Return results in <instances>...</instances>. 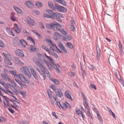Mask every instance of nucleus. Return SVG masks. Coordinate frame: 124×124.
Instances as JSON below:
<instances>
[{"label": "nucleus", "mask_w": 124, "mask_h": 124, "mask_svg": "<svg viewBox=\"0 0 124 124\" xmlns=\"http://www.w3.org/2000/svg\"><path fill=\"white\" fill-rule=\"evenodd\" d=\"M34 13H35L36 15H38L39 14H40V13L38 11L35 10L34 11Z\"/></svg>", "instance_id": "nucleus-59"}, {"label": "nucleus", "mask_w": 124, "mask_h": 124, "mask_svg": "<svg viewBox=\"0 0 124 124\" xmlns=\"http://www.w3.org/2000/svg\"><path fill=\"white\" fill-rule=\"evenodd\" d=\"M76 113L78 114H79L81 113V112H82L79 109H77L76 110Z\"/></svg>", "instance_id": "nucleus-51"}, {"label": "nucleus", "mask_w": 124, "mask_h": 124, "mask_svg": "<svg viewBox=\"0 0 124 124\" xmlns=\"http://www.w3.org/2000/svg\"><path fill=\"white\" fill-rule=\"evenodd\" d=\"M14 100H9V101L12 102L15 105L16 107L19 108V107L16 104L14 103Z\"/></svg>", "instance_id": "nucleus-57"}, {"label": "nucleus", "mask_w": 124, "mask_h": 124, "mask_svg": "<svg viewBox=\"0 0 124 124\" xmlns=\"http://www.w3.org/2000/svg\"><path fill=\"white\" fill-rule=\"evenodd\" d=\"M2 54L6 59V60H8L11 57L10 55L7 53L3 52L2 53Z\"/></svg>", "instance_id": "nucleus-17"}, {"label": "nucleus", "mask_w": 124, "mask_h": 124, "mask_svg": "<svg viewBox=\"0 0 124 124\" xmlns=\"http://www.w3.org/2000/svg\"><path fill=\"white\" fill-rule=\"evenodd\" d=\"M90 86L92 88L94 89L95 90L96 89V87L94 84L91 83L90 84Z\"/></svg>", "instance_id": "nucleus-46"}, {"label": "nucleus", "mask_w": 124, "mask_h": 124, "mask_svg": "<svg viewBox=\"0 0 124 124\" xmlns=\"http://www.w3.org/2000/svg\"><path fill=\"white\" fill-rule=\"evenodd\" d=\"M67 40L70 41L71 40L72 37V36L70 35H68L66 36Z\"/></svg>", "instance_id": "nucleus-36"}, {"label": "nucleus", "mask_w": 124, "mask_h": 124, "mask_svg": "<svg viewBox=\"0 0 124 124\" xmlns=\"http://www.w3.org/2000/svg\"><path fill=\"white\" fill-rule=\"evenodd\" d=\"M52 55L56 59H57L58 58V56L57 54L55 52H52Z\"/></svg>", "instance_id": "nucleus-28"}, {"label": "nucleus", "mask_w": 124, "mask_h": 124, "mask_svg": "<svg viewBox=\"0 0 124 124\" xmlns=\"http://www.w3.org/2000/svg\"><path fill=\"white\" fill-rule=\"evenodd\" d=\"M36 6L38 7H41L42 6V4L41 3L39 2H37L35 3Z\"/></svg>", "instance_id": "nucleus-26"}, {"label": "nucleus", "mask_w": 124, "mask_h": 124, "mask_svg": "<svg viewBox=\"0 0 124 124\" xmlns=\"http://www.w3.org/2000/svg\"><path fill=\"white\" fill-rule=\"evenodd\" d=\"M16 78L17 79H19L22 83H25L26 84L27 83H30V80L25 77L24 75L22 74L17 75H16Z\"/></svg>", "instance_id": "nucleus-2"}, {"label": "nucleus", "mask_w": 124, "mask_h": 124, "mask_svg": "<svg viewBox=\"0 0 124 124\" xmlns=\"http://www.w3.org/2000/svg\"><path fill=\"white\" fill-rule=\"evenodd\" d=\"M15 80L19 85L21 86V87L20 88L21 89H22L23 88V85L25 86H27V85H26V83H22L20 81H19L18 79H15Z\"/></svg>", "instance_id": "nucleus-12"}, {"label": "nucleus", "mask_w": 124, "mask_h": 124, "mask_svg": "<svg viewBox=\"0 0 124 124\" xmlns=\"http://www.w3.org/2000/svg\"><path fill=\"white\" fill-rule=\"evenodd\" d=\"M55 93L56 96L58 97L61 98L63 96V93L60 89H57L56 91H55Z\"/></svg>", "instance_id": "nucleus-7"}, {"label": "nucleus", "mask_w": 124, "mask_h": 124, "mask_svg": "<svg viewBox=\"0 0 124 124\" xmlns=\"http://www.w3.org/2000/svg\"><path fill=\"white\" fill-rule=\"evenodd\" d=\"M10 18L11 20L13 21H15L16 20L14 18L13 15H12L11 16H10Z\"/></svg>", "instance_id": "nucleus-55"}, {"label": "nucleus", "mask_w": 124, "mask_h": 124, "mask_svg": "<svg viewBox=\"0 0 124 124\" xmlns=\"http://www.w3.org/2000/svg\"><path fill=\"white\" fill-rule=\"evenodd\" d=\"M57 3H55L54 5L53 3L50 1L48 2V5L50 9L54 11H55L56 5H57Z\"/></svg>", "instance_id": "nucleus-5"}, {"label": "nucleus", "mask_w": 124, "mask_h": 124, "mask_svg": "<svg viewBox=\"0 0 124 124\" xmlns=\"http://www.w3.org/2000/svg\"><path fill=\"white\" fill-rule=\"evenodd\" d=\"M0 46L2 47H4L5 45L3 42L0 40Z\"/></svg>", "instance_id": "nucleus-43"}, {"label": "nucleus", "mask_w": 124, "mask_h": 124, "mask_svg": "<svg viewBox=\"0 0 124 124\" xmlns=\"http://www.w3.org/2000/svg\"><path fill=\"white\" fill-rule=\"evenodd\" d=\"M51 88L55 91L58 89L57 88L56 86L54 85H52L51 86Z\"/></svg>", "instance_id": "nucleus-39"}, {"label": "nucleus", "mask_w": 124, "mask_h": 124, "mask_svg": "<svg viewBox=\"0 0 124 124\" xmlns=\"http://www.w3.org/2000/svg\"><path fill=\"white\" fill-rule=\"evenodd\" d=\"M58 31H59L61 33L64 35H66L67 34V32L65 31L63 28L60 29Z\"/></svg>", "instance_id": "nucleus-24"}, {"label": "nucleus", "mask_w": 124, "mask_h": 124, "mask_svg": "<svg viewBox=\"0 0 124 124\" xmlns=\"http://www.w3.org/2000/svg\"><path fill=\"white\" fill-rule=\"evenodd\" d=\"M30 47V48L31 50L32 51H34L36 48L35 47V46H34L31 45Z\"/></svg>", "instance_id": "nucleus-41"}, {"label": "nucleus", "mask_w": 124, "mask_h": 124, "mask_svg": "<svg viewBox=\"0 0 124 124\" xmlns=\"http://www.w3.org/2000/svg\"><path fill=\"white\" fill-rule=\"evenodd\" d=\"M7 62V64L10 65H11L12 64V63L10 61L9 59L8 60H6Z\"/></svg>", "instance_id": "nucleus-60"}, {"label": "nucleus", "mask_w": 124, "mask_h": 124, "mask_svg": "<svg viewBox=\"0 0 124 124\" xmlns=\"http://www.w3.org/2000/svg\"><path fill=\"white\" fill-rule=\"evenodd\" d=\"M54 68L56 70L58 71H60V70L59 69L60 67L59 65L57 66L56 65H55L54 66Z\"/></svg>", "instance_id": "nucleus-34"}, {"label": "nucleus", "mask_w": 124, "mask_h": 124, "mask_svg": "<svg viewBox=\"0 0 124 124\" xmlns=\"http://www.w3.org/2000/svg\"><path fill=\"white\" fill-rule=\"evenodd\" d=\"M35 63L40 68V69H43L44 71H46V68L43 66L42 64L39 61L36 62Z\"/></svg>", "instance_id": "nucleus-10"}, {"label": "nucleus", "mask_w": 124, "mask_h": 124, "mask_svg": "<svg viewBox=\"0 0 124 124\" xmlns=\"http://www.w3.org/2000/svg\"><path fill=\"white\" fill-rule=\"evenodd\" d=\"M30 70L34 78L36 80H38L39 79L38 75L37 74L36 72L32 68Z\"/></svg>", "instance_id": "nucleus-9"}, {"label": "nucleus", "mask_w": 124, "mask_h": 124, "mask_svg": "<svg viewBox=\"0 0 124 124\" xmlns=\"http://www.w3.org/2000/svg\"><path fill=\"white\" fill-rule=\"evenodd\" d=\"M13 8L15 10V11L17 12H18L19 13H20L19 12V11H21V10L19 8H18L17 7H16V6H14Z\"/></svg>", "instance_id": "nucleus-27"}, {"label": "nucleus", "mask_w": 124, "mask_h": 124, "mask_svg": "<svg viewBox=\"0 0 124 124\" xmlns=\"http://www.w3.org/2000/svg\"><path fill=\"white\" fill-rule=\"evenodd\" d=\"M47 92L49 98H51L52 94L53 93L50 90H47Z\"/></svg>", "instance_id": "nucleus-25"}, {"label": "nucleus", "mask_w": 124, "mask_h": 124, "mask_svg": "<svg viewBox=\"0 0 124 124\" xmlns=\"http://www.w3.org/2000/svg\"><path fill=\"white\" fill-rule=\"evenodd\" d=\"M26 21L31 26H33L35 24L34 21L31 19L29 17H27Z\"/></svg>", "instance_id": "nucleus-6"}, {"label": "nucleus", "mask_w": 124, "mask_h": 124, "mask_svg": "<svg viewBox=\"0 0 124 124\" xmlns=\"http://www.w3.org/2000/svg\"><path fill=\"white\" fill-rule=\"evenodd\" d=\"M27 39H29L31 40V42H32L33 43L34 45L35 44V42L33 40V38L31 37H29L27 38Z\"/></svg>", "instance_id": "nucleus-42"}, {"label": "nucleus", "mask_w": 124, "mask_h": 124, "mask_svg": "<svg viewBox=\"0 0 124 124\" xmlns=\"http://www.w3.org/2000/svg\"><path fill=\"white\" fill-rule=\"evenodd\" d=\"M51 80L56 85L59 84L60 83V82L57 79H54L53 78H51Z\"/></svg>", "instance_id": "nucleus-22"}, {"label": "nucleus", "mask_w": 124, "mask_h": 124, "mask_svg": "<svg viewBox=\"0 0 124 124\" xmlns=\"http://www.w3.org/2000/svg\"><path fill=\"white\" fill-rule=\"evenodd\" d=\"M20 42L22 46L25 47L27 44V43L26 41L23 39H21L20 41Z\"/></svg>", "instance_id": "nucleus-21"}, {"label": "nucleus", "mask_w": 124, "mask_h": 124, "mask_svg": "<svg viewBox=\"0 0 124 124\" xmlns=\"http://www.w3.org/2000/svg\"><path fill=\"white\" fill-rule=\"evenodd\" d=\"M71 25H75V21L74 19H72L71 20Z\"/></svg>", "instance_id": "nucleus-52"}, {"label": "nucleus", "mask_w": 124, "mask_h": 124, "mask_svg": "<svg viewBox=\"0 0 124 124\" xmlns=\"http://www.w3.org/2000/svg\"><path fill=\"white\" fill-rule=\"evenodd\" d=\"M58 46L59 47H60L61 49H62L63 48H64V47L63 45L61 43Z\"/></svg>", "instance_id": "nucleus-54"}, {"label": "nucleus", "mask_w": 124, "mask_h": 124, "mask_svg": "<svg viewBox=\"0 0 124 124\" xmlns=\"http://www.w3.org/2000/svg\"><path fill=\"white\" fill-rule=\"evenodd\" d=\"M42 48L43 49H45L46 51L48 52L49 53V49L47 48L46 46H45L44 45H43L42 47Z\"/></svg>", "instance_id": "nucleus-37"}, {"label": "nucleus", "mask_w": 124, "mask_h": 124, "mask_svg": "<svg viewBox=\"0 0 124 124\" xmlns=\"http://www.w3.org/2000/svg\"><path fill=\"white\" fill-rule=\"evenodd\" d=\"M100 52H99L98 50H97V53L96 56V60L97 61H98L99 59V58L100 56Z\"/></svg>", "instance_id": "nucleus-29"}, {"label": "nucleus", "mask_w": 124, "mask_h": 124, "mask_svg": "<svg viewBox=\"0 0 124 124\" xmlns=\"http://www.w3.org/2000/svg\"><path fill=\"white\" fill-rule=\"evenodd\" d=\"M57 10L60 12L65 13L67 12V9L66 8L60 5L57 3V5H56L55 10Z\"/></svg>", "instance_id": "nucleus-4"}, {"label": "nucleus", "mask_w": 124, "mask_h": 124, "mask_svg": "<svg viewBox=\"0 0 124 124\" xmlns=\"http://www.w3.org/2000/svg\"><path fill=\"white\" fill-rule=\"evenodd\" d=\"M9 111L12 114H13L15 112V111L13 110L11 108L9 107L8 108Z\"/></svg>", "instance_id": "nucleus-38"}, {"label": "nucleus", "mask_w": 124, "mask_h": 124, "mask_svg": "<svg viewBox=\"0 0 124 124\" xmlns=\"http://www.w3.org/2000/svg\"><path fill=\"white\" fill-rule=\"evenodd\" d=\"M25 4L26 6L29 8H31L34 6L33 3L30 1H27L26 2Z\"/></svg>", "instance_id": "nucleus-16"}, {"label": "nucleus", "mask_w": 124, "mask_h": 124, "mask_svg": "<svg viewBox=\"0 0 124 124\" xmlns=\"http://www.w3.org/2000/svg\"><path fill=\"white\" fill-rule=\"evenodd\" d=\"M36 69L38 72L40 73V75L43 77L44 78V80H45L46 77V75L43 70V69H41V70H40L38 68H37Z\"/></svg>", "instance_id": "nucleus-11"}, {"label": "nucleus", "mask_w": 124, "mask_h": 124, "mask_svg": "<svg viewBox=\"0 0 124 124\" xmlns=\"http://www.w3.org/2000/svg\"><path fill=\"white\" fill-rule=\"evenodd\" d=\"M62 2L61 3V4L62 5H63L64 6H66L67 4L66 2L64 0H62Z\"/></svg>", "instance_id": "nucleus-53"}, {"label": "nucleus", "mask_w": 124, "mask_h": 124, "mask_svg": "<svg viewBox=\"0 0 124 124\" xmlns=\"http://www.w3.org/2000/svg\"><path fill=\"white\" fill-rule=\"evenodd\" d=\"M14 61L16 63L20 65H22L24 64V63L22 62L18 57H15L14 58Z\"/></svg>", "instance_id": "nucleus-14"}, {"label": "nucleus", "mask_w": 124, "mask_h": 124, "mask_svg": "<svg viewBox=\"0 0 124 124\" xmlns=\"http://www.w3.org/2000/svg\"><path fill=\"white\" fill-rule=\"evenodd\" d=\"M46 11L49 15L44 13L43 15V17L52 19H57L59 21H62V20L60 19L61 17H62V15L61 14L54 12L52 10L48 9L46 10Z\"/></svg>", "instance_id": "nucleus-1"}, {"label": "nucleus", "mask_w": 124, "mask_h": 124, "mask_svg": "<svg viewBox=\"0 0 124 124\" xmlns=\"http://www.w3.org/2000/svg\"><path fill=\"white\" fill-rule=\"evenodd\" d=\"M81 115L83 119V120H84V119L85 118V116L82 113V112H81V113L80 114Z\"/></svg>", "instance_id": "nucleus-58"}, {"label": "nucleus", "mask_w": 124, "mask_h": 124, "mask_svg": "<svg viewBox=\"0 0 124 124\" xmlns=\"http://www.w3.org/2000/svg\"><path fill=\"white\" fill-rule=\"evenodd\" d=\"M22 124H29L28 122L27 121H23Z\"/></svg>", "instance_id": "nucleus-64"}, {"label": "nucleus", "mask_w": 124, "mask_h": 124, "mask_svg": "<svg viewBox=\"0 0 124 124\" xmlns=\"http://www.w3.org/2000/svg\"><path fill=\"white\" fill-rule=\"evenodd\" d=\"M20 69L21 71L22 72L24 73L29 78H30L31 74L27 67L23 66Z\"/></svg>", "instance_id": "nucleus-3"}, {"label": "nucleus", "mask_w": 124, "mask_h": 124, "mask_svg": "<svg viewBox=\"0 0 124 124\" xmlns=\"http://www.w3.org/2000/svg\"><path fill=\"white\" fill-rule=\"evenodd\" d=\"M54 35L55 36L57 37L58 38L60 37L61 36H62V35H61L59 33L56 32H55L54 33Z\"/></svg>", "instance_id": "nucleus-35"}, {"label": "nucleus", "mask_w": 124, "mask_h": 124, "mask_svg": "<svg viewBox=\"0 0 124 124\" xmlns=\"http://www.w3.org/2000/svg\"><path fill=\"white\" fill-rule=\"evenodd\" d=\"M119 46L120 50H122V46L120 42H119Z\"/></svg>", "instance_id": "nucleus-61"}, {"label": "nucleus", "mask_w": 124, "mask_h": 124, "mask_svg": "<svg viewBox=\"0 0 124 124\" xmlns=\"http://www.w3.org/2000/svg\"><path fill=\"white\" fill-rule=\"evenodd\" d=\"M16 31L17 33H19L20 32L21 30L20 29L18 26L17 27V28L16 30Z\"/></svg>", "instance_id": "nucleus-50"}, {"label": "nucleus", "mask_w": 124, "mask_h": 124, "mask_svg": "<svg viewBox=\"0 0 124 124\" xmlns=\"http://www.w3.org/2000/svg\"><path fill=\"white\" fill-rule=\"evenodd\" d=\"M89 68L90 70H93L95 68V67L93 65H90V66H89Z\"/></svg>", "instance_id": "nucleus-45"}, {"label": "nucleus", "mask_w": 124, "mask_h": 124, "mask_svg": "<svg viewBox=\"0 0 124 124\" xmlns=\"http://www.w3.org/2000/svg\"><path fill=\"white\" fill-rule=\"evenodd\" d=\"M65 106L66 107L68 108H71V106L70 104L68 103L67 102H66L64 104Z\"/></svg>", "instance_id": "nucleus-32"}, {"label": "nucleus", "mask_w": 124, "mask_h": 124, "mask_svg": "<svg viewBox=\"0 0 124 124\" xmlns=\"http://www.w3.org/2000/svg\"><path fill=\"white\" fill-rule=\"evenodd\" d=\"M16 54L21 57H23L24 56L23 52L21 50L17 49L15 50Z\"/></svg>", "instance_id": "nucleus-8"}, {"label": "nucleus", "mask_w": 124, "mask_h": 124, "mask_svg": "<svg viewBox=\"0 0 124 124\" xmlns=\"http://www.w3.org/2000/svg\"><path fill=\"white\" fill-rule=\"evenodd\" d=\"M10 72L16 78V75H17V74L16 73V71L11 70L10 71Z\"/></svg>", "instance_id": "nucleus-30"}, {"label": "nucleus", "mask_w": 124, "mask_h": 124, "mask_svg": "<svg viewBox=\"0 0 124 124\" xmlns=\"http://www.w3.org/2000/svg\"><path fill=\"white\" fill-rule=\"evenodd\" d=\"M98 118L99 120V121H100V122H102L103 120L101 118V116L98 117Z\"/></svg>", "instance_id": "nucleus-63"}, {"label": "nucleus", "mask_w": 124, "mask_h": 124, "mask_svg": "<svg viewBox=\"0 0 124 124\" xmlns=\"http://www.w3.org/2000/svg\"><path fill=\"white\" fill-rule=\"evenodd\" d=\"M6 120V119L4 118L2 116L0 117V122H5Z\"/></svg>", "instance_id": "nucleus-40"}, {"label": "nucleus", "mask_w": 124, "mask_h": 124, "mask_svg": "<svg viewBox=\"0 0 124 124\" xmlns=\"http://www.w3.org/2000/svg\"><path fill=\"white\" fill-rule=\"evenodd\" d=\"M0 84L2 85L4 87H6L7 85L1 79H0Z\"/></svg>", "instance_id": "nucleus-31"}, {"label": "nucleus", "mask_w": 124, "mask_h": 124, "mask_svg": "<svg viewBox=\"0 0 124 124\" xmlns=\"http://www.w3.org/2000/svg\"><path fill=\"white\" fill-rule=\"evenodd\" d=\"M110 114V115L112 116L114 118H115V116L114 113L112 112V111H111L110 112H109Z\"/></svg>", "instance_id": "nucleus-49"}, {"label": "nucleus", "mask_w": 124, "mask_h": 124, "mask_svg": "<svg viewBox=\"0 0 124 124\" xmlns=\"http://www.w3.org/2000/svg\"><path fill=\"white\" fill-rule=\"evenodd\" d=\"M52 114L53 116L54 117L56 118L57 119L58 118V116L56 114L55 112L52 111Z\"/></svg>", "instance_id": "nucleus-44"}, {"label": "nucleus", "mask_w": 124, "mask_h": 124, "mask_svg": "<svg viewBox=\"0 0 124 124\" xmlns=\"http://www.w3.org/2000/svg\"><path fill=\"white\" fill-rule=\"evenodd\" d=\"M55 25L54 23H51L50 24H46L45 26L46 28H47L51 29L52 28L54 30V26H55Z\"/></svg>", "instance_id": "nucleus-13"}, {"label": "nucleus", "mask_w": 124, "mask_h": 124, "mask_svg": "<svg viewBox=\"0 0 124 124\" xmlns=\"http://www.w3.org/2000/svg\"><path fill=\"white\" fill-rule=\"evenodd\" d=\"M54 24H55V26L54 27V31H57L58 30H59L60 29H61V28H59L58 27V26L60 27H61L62 26V25H61L60 24L56 23V22H55V23H54Z\"/></svg>", "instance_id": "nucleus-15"}, {"label": "nucleus", "mask_w": 124, "mask_h": 124, "mask_svg": "<svg viewBox=\"0 0 124 124\" xmlns=\"http://www.w3.org/2000/svg\"><path fill=\"white\" fill-rule=\"evenodd\" d=\"M70 92L69 90H67L65 93V95L69 99H71L72 100V99L71 97V96L70 95L69 93Z\"/></svg>", "instance_id": "nucleus-19"}, {"label": "nucleus", "mask_w": 124, "mask_h": 124, "mask_svg": "<svg viewBox=\"0 0 124 124\" xmlns=\"http://www.w3.org/2000/svg\"><path fill=\"white\" fill-rule=\"evenodd\" d=\"M21 93V95L23 96V98H24L26 96L25 93L23 92Z\"/></svg>", "instance_id": "nucleus-62"}, {"label": "nucleus", "mask_w": 124, "mask_h": 124, "mask_svg": "<svg viewBox=\"0 0 124 124\" xmlns=\"http://www.w3.org/2000/svg\"><path fill=\"white\" fill-rule=\"evenodd\" d=\"M75 73L72 72H70L69 73V74L70 76L72 77H73L75 76Z\"/></svg>", "instance_id": "nucleus-48"}, {"label": "nucleus", "mask_w": 124, "mask_h": 124, "mask_svg": "<svg viewBox=\"0 0 124 124\" xmlns=\"http://www.w3.org/2000/svg\"><path fill=\"white\" fill-rule=\"evenodd\" d=\"M1 76L2 78L5 80H7L8 78L9 77L8 74H5L4 73H2L1 74Z\"/></svg>", "instance_id": "nucleus-20"}, {"label": "nucleus", "mask_w": 124, "mask_h": 124, "mask_svg": "<svg viewBox=\"0 0 124 124\" xmlns=\"http://www.w3.org/2000/svg\"><path fill=\"white\" fill-rule=\"evenodd\" d=\"M67 47L69 48L72 49L73 47V46L71 43L70 42H68L67 43Z\"/></svg>", "instance_id": "nucleus-23"}, {"label": "nucleus", "mask_w": 124, "mask_h": 124, "mask_svg": "<svg viewBox=\"0 0 124 124\" xmlns=\"http://www.w3.org/2000/svg\"><path fill=\"white\" fill-rule=\"evenodd\" d=\"M6 30L9 35L13 36H15V35L13 33L12 30L11 28H7L6 29Z\"/></svg>", "instance_id": "nucleus-18"}, {"label": "nucleus", "mask_w": 124, "mask_h": 124, "mask_svg": "<svg viewBox=\"0 0 124 124\" xmlns=\"http://www.w3.org/2000/svg\"><path fill=\"white\" fill-rule=\"evenodd\" d=\"M70 30L71 31L74 32L76 31L75 26L71 25Z\"/></svg>", "instance_id": "nucleus-33"}, {"label": "nucleus", "mask_w": 124, "mask_h": 124, "mask_svg": "<svg viewBox=\"0 0 124 124\" xmlns=\"http://www.w3.org/2000/svg\"><path fill=\"white\" fill-rule=\"evenodd\" d=\"M46 42L49 44L51 43L52 42V41L50 39H46Z\"/></svg>", "instance_id": "nucleus-47"}, {"label": "nucleus", "mask_w": 124, "mask_h": 124, "mask_svg": "<svg viewBox=\"0 0 124 124\" xmlns=\"http://www.w3.org/2000/svg\"><path fill=\"white\" fill-rule=\"evenodd\" d=\"M52 97H51V98H50L51 99V104L53 105H54V103L55 102L54 99H52Z\"/></svg>", "instance_id": "nucleus-56"}]
</instances>
